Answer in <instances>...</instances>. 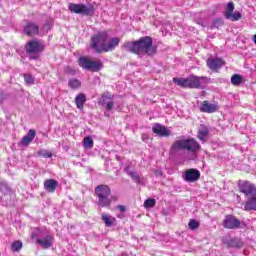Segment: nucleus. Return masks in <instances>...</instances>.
I'll return each instance as SVG.
<instances>
[{
    "instance_id": "1",
    "label": "nucleus",
    "mask_w": 256,
    "mask_h": 256,
    "mask_svg": "<svg viewBox=\"0 0 256 256\" xmlns=\"http://www.w3.org/2000/svg\"><path fill=\"white\" fill-rule=\"evenodd\" d=\"M179 151H188L184 155V161H195L201 151V144L195 138L175 140L170 147V155L175 156Z\"/></svg>"
},
{
    "instance_id": "2",
    "label": "nucleus",
    "mask_w": 256,
    "mask_h": 256,
    "mask_svg": "<svg viewBox=\"0 0 256 256\" xmlns=\"http://www.w3.org/2000/svg\"><path fill=\"white\" fill-rule=\"evenodd\" d=\"M123 49L143 57V55H155L157 53V46L153 45V39L149 36L141 37L139 40L134 42H126L123 44Z\"/></svg>"
},
{
    "instance_id": "3",
    "label": "nucleus",
    "mask_w": 256,
    "mask_h": 256,
    "mask_svg": "<svg viewBox=\"0 0 256 256\" xmlns=\"http://www.w3.org/2000/svg\"><path fill=\"white\" fill-rule=\"evenodd\" d=\"M109 34L107 32H100L96 36L91 38V47L96 53H106L109 51H115V47L119 46V38L114 37L109 40Z\"/></svg>"
},
{
    "instance_id": "4",
    "label": "nucleus",
    "mask_w": 256,
    "mask_h": 256,
    "mask_svg": "<svg viewBox=\"0 0 256 256\" xmlns=\"http://www.w3.org/2000/svg\"><path fill=\"white\" fill-rule=\"evenodd\" d=\"M238 189L247 197L244 205L245 211H256V185L250 181H238Z\"/></svg>"
},
{
    "instance_id": "5",
    "label": "nucleus",
    "mask_w": 256,
    "mask_h": 256,
    "mask_svg": "<svg viewBox=\"0 0 256 256\" xmlns=\"http://www.w3.org/2000/svg\"><path fill=\"white\" fill-rule=\"evenodd\" d=\"M31 238L43 249L53 247V235L46 229L35 228L31 233Z\"/></svg>"
},
{
    "instance_id": "6",
    "label": "nucleus",
    "mask_w": 256,
    "mask_h": 256,
    "mask_svg": "<svg viewBox=\"0 0 256 256\" xmlns=\"http://www.w3.org/2000/svg\"><path fill=\"white\" fill-rule=\"evenodd\" d=\"M94 195L97 199L98 207H111V188L108 185H99L95 188Z\"/></svg>"
},
{
    "instance_id": "7",
    "label": "nucleus",
    "mask_w": 256,
    "mask_h": 256,
    "mask_svg": "<svg viewBox=\"0 0 256 256\" xmlns=\"http://www.w3.org/2000/svg\"><path fill=\"white\" fill-rule=\"evenodd\" d=\"M68 9L71 13H75L76 15H85L87 17H93V15H95V7L92 4L70 3Z\"/></svg>"
},
{
    "instance_id": "8",
    "label": "nucleus",
    "mask_w": 256,
    "mask_h": 256,
    "mask_svg": "<svg viewBox=\"0 0 256 256\" xmlns=\"http://www.w3.org/2000/svg\"><path fill=\"white\" fill-rule=\"evenodd\" d=\"M78 64L82 69H85V71H101V68L103 67V63L101 61H92L88 57L82 56L78 60Z\"/></svg>"
},
{
    "instance_id": "9",
    "label": "nucleus",
    "mask_w": 256,
    "mask_h": 256,
    "mask_svg": "<svg viewBox=\"0 0 256 256\" xmlns=\"http://www.w3.org/2000/svg\"><path fill=\"white\" fill-rule=\"evenodd\" d=\"M209 83V78L205 76L191 75L188 77V89H201Z\"/></svg>"
},
{
    "instance_id": "10",
    "label": "nucleus",
    "mask_w": 256,
    "mask_h": 256,
    "mask_svg": "<svg viewBox=\"0 0 256 256\" xmlns=\"http://www.w3.org/2000/svg\"><path fill=\"white\" fill-rule=\"evenodd\" d=\"M222 225L225 229H239L241 227V221L233 215H226Z\"/></svg>"
},
{
    "instance_id": "11",
    "label": "nucleus",
    "mask_w": 256,
    "mask_h": 256,
    "mask_svg": "<svg viewBox=\"0 0 256 256\" xmlns=\"http://www.w3.org/2000/svg\"><path fill=\"white\" fill-rule=\"evenodd\" d=\"M184 179L187 183H195V181H199V179H201V172L193 168L188 169L185 171Z\"/></svg>"
},
{
    "instance_id": "12",
    "label": "nucleus",
    "mask_w": 256,
    "mask_h": 256,
    "mask_svg": "<svg viewBox=\"0 0 256 256\" xmlns=\"http://www.w3.org/2000/svg\"><path fill=\"white\" fill-rule=\"evenodd\" d=\"M111 94L109 92L102 94L99 105L106 108V111H111L115 107V102L111 101Z\"/></svg>"
},
{
    "instance_id": "13",
    "label": "nucleus",
    "mask_w": 256,
    "mask_h": 256,
    "mask_svg": "<svg viewBox=\"0 0 256 256\" xmlns=\"http://www.w3.org/2000/svg\"><path fill=\"white\" fill-rule=\"evenodd\" d=\"M25 49L28 55H33L35 53H41V51H43V46L37 41H30L25 45Z\"/></svg>"
},
{
    "instance_id": "14",
    "label": "nucleus",
    "mask_w": 256,
    "mask_h": 256,
    "mask_svg": "<svg viewBox=\"0 0 256 256\" xmlns=\"http://www.w3.org/2000/svg\"><path fill=\"white\" fill-rule=\"evenodd\" d=\"M124 171L131 177L134 183H137V185H145V179L141 177L137 171H131L130 166H125Z\"/></svg>"
},
{
    "instance_id": "15",
    "label": "nucleus",
    "mask_w": 256,
    "mask_h": 256,
    "mask_svg": "<svg viewBox=\"0 0 256 256\" xmlns=\"http://www.w3.org/2000/svg\"><path fill=\"white\" fill-rule=\"evenodd\" d=\"M152 131L155 135H158V137H169L171 135V130L159 123H155L152 126Z\"/></svg>"
},
{
    "instance_id": "16",
    "label": "nucleus",
    "mask_w": 256,
    "mask_h": 256,
    "mask_svg": "<svg viewBox=\"0 0 256 256\" xmlns=\"http://www.w3.org/2000/svg\"><path fill=\"white\" fill-rule=\"evenodd\" d=\"M223 65H225V61L221 58H208L207 60V66L211 71H219Z\"/></svg>"
},
{
    "instance_id": "17",
    "label": "nucleus",
    "mask_w": 256,
    "mask_h": 256,
    "mask_svg": "<svg viewBox=\"0 0 256 256\" xmlns=\"http://www.w3.org/2000/svg\"><path fill=\"white\" fill-rule=\"evenodd\" d=\"M24 33L25 35H28L29 37H33L35 35H39V25L35 22H28L24 27Z\"/></svg>"
},
{
    "instance_id": "18",
    "label": "nucleus",
    "mask_w": 256,
    "mask_h": 256,
    "mask_svg": "<svg viewBox=\"0 0 256 256\" xmlns=\"http://www.w3.org/2000/svg\"><path fill=\"white\" fill-rule=\"evenodd\" d=\"M200 111L201 113H215L216 111H219V105L211 104L209 101L205 100L200 106Z\"/></svg>"
},
{
    "instance_id": "19",
    "label": "nucleus",
    "mask_w": 256,
    "mask_h": 256,
    "mask_svg": "<svg viewBox=\"0 0 256 256\" xmlns=\"http://www.w3.org/2000/svg\"><path fill=\"white\" fill-rule=\"evenodd\" d=\"M224 245L232 249H241L243 247V241L240 238H230L224 240Z\"/></svg>"
},
{
    "instance_id": "20",
    "label": "nucleus",
    "mask_w": 256,
    "mask_h": 256,
    "mask_svg": "<svg viewBox=\"0 0 256 256\" xmlns=\"http://www.w3.org/2000/svg\"><path fill=\"white\" fill-rule=\"evenodd\" d=\"M59 185V182L55 179H48L44 182V189L48 193H55L57 191V186Z\"/></svg>"
},
{
    "instance_id": "21",
    "label": "nucleus",
    "mask_w": 256,
    "mask_h": 256,
    "mask_svg": "<svg viewBox=\"0 0 256 256\" xmlns=\"http://www.w3.org/2000/svg\"><path fill=\"white\" fill-rule=\"evenodd\" d=\"M36 132L34 129H30L28 133L22 138L20 145L23 147H27L30 143H33V139H35Z\"/></svg>"
},
{
    "instance_id": "22",
    "label": "nucleus",
    "mask_w": 256,
    "mask_h": 256,
    "mask_svg": "<svg viewBox=\"0 0 256 256\" xmlns=\"http://www.w3.org/2000/svg\"><path fill=\"white\" fill-rule=\"evenodd\" d=\"M197 137L202 141V143H205L207 141V137H209V128L205 125H200Z\"/></svg>"
},
{
    "instance_id": "23",
    "label": "nucleus",
    "mask_w": 256,
    "mask_h": 256,
    "mask_svg": "<svg viewBox=\"0 0 256 256\" xmlns=\"http://www.w3.org/2000/svg\"><path fill=\"white\" fill-rule=\"evenodd\" d=\"M87 102V96L83 93L76 95L75 97V104L77 109L82 111L83 107H85V103Z\"/></svg>"
},
{
    "instance_id": "24",
    "label": "nucleus",
    "mask_w": 256,
    "mask_h": 256,
    "mask_svg": "<svg viewBox=\"0 0 256 256\" xmlns=\"http://www.w3.org/2000/svg\"><path fill=\"white\" fill-rule=\"evenodd\" d=\"M173 83L182 89H189V78H173Z\"/></svg>"
},
{
    "instance_id": "25",
    "label": "nucleus",
    "mask_w": 256,
    "mask_h": 256,
    "mask_svg": "<svg viewBox=\"0 0 256 256\" xmlns=\"http://www.w3.org/2000/svg\"><path fill=\"white\" fill-rule=\"evenodd\" d=\"M101 219L105 223L106 227H113V224L116 221L115 217L109 216L108 214H102Z\"/></svg>"
},
{
    "instance_id": "26",
    "label": "nucleus",
    "mask_w": 256,
    "mask_h": 256,
    "mask_svg": "<svg viewBox=\"0 0 256 256\" xmlns=\"http://www.w3.org/2000/svg\"><path fill=\"white\" fill-rule=\"evenodd\" d=\"M68 87H70V89H79V87H81V80L77 79V78H72L68 81Z\"/></svg>"
},
{
    "instance_id": "27",
    "label": "nucleus",
    "mask_w": 256,
    "mask_h": 256,
    "mask_svg": "<svg viewBox=\"0 0 256 256\" xmlns=\"http://www.w3.org/2000/svg\"><path fill=\"white\" fill-rule=\"evenodd\" d=\"M233 11H235V5L233 2H229L227 5V9L224 12V17L227 19L228 17H231Z\"/></svg>"
},
{
    "instance_id": "28",
    "label": "nucleus",
    "mask_w": 256,
    "mask_h": 256,
    "mask_svg": "<svg viewBox=\"0 0 256 256\" xmlns=\"http://www.w3.org/2000/svg\"><path fill=\"white\" fill-rule=\"evenodd\" d=\"M83 145L84 149H93V138H91L90 136L85 137L83 140Z\"/></svg>"
},
{
    "instance_id": "29",
    "label": "nucleus",
    "mask_w": 256,
    "mask_h": 256,
    "mask_svg": "<svg viewBox=\"0 0 256 256\" xmlns=\"http://www.w3.org/2000/svg\"><path fill=\"white\" fill-rule=\"evenodd\" d=\"M231 83L232 85H241V83H243V77L239 74H234L231 77Z\"/></svg>"
},
{
    "instance_id": "30",
    "label": "nucleus",
    "mask_w": 256,
    "mask_h": 256,
    "mask_svg": "<svg viewBox=\"0 0 256 256\" xmlns=\"http://www.w3.org/2000/svg\"><path fill=\"white\" fill-rule=\"evenodd\" d=\"M241 17H243V15H241L240 12H232L230 14V17L228 16L226 19H228L229 21L235 22V21H239L241 19Z\"/></svg>"
},
{
    "instance_id": "31",
    "label": "nucleus",
    "mask_w": 256,
    "mask_h": 256,
    "mask_svg": "<svg viewBox=\"0 0 256 256\" xmlns=\"http://www.w3.org/2000/svg\"><path fill=\"white\" fill-rule=\"evenodd\" d=\"M23 247V242L22 241H14L11 245L12 251H21V248Z\"/></svg>"
},
{
    "instance_id": "32",
    "label": "nucleus",
    "mask_w": 256,
    "mask_h": 256,
    "mask_svg": "<svg viewBox=\"0 0 256 256\" xmlns=\"http://www.w3.org/2000/svg\"><path fill=\"white\" fill-rule=\"evenodd\" d=\"M155 203H156L155 199L149 198L145 200L144 207L145 209H153V207L155 206Z\"/></svg>"
},
{
    "instance_id": "33",
    "label": "nucleus",
    "mask_w": 256,
    "mask_h": 256,
    "mask_svg": "<svg viewBox=\"0 0 256 256\" xmlns=\"http://www.w3.org/2000/svg\"><path fill=\"white\" fill-rule=\"evenodd\" d=\"M38 155L39 157H44L45 159H51V157H53V153L47 150H39Z\"/></svg>"
},
{
    "instance_id": "34",
    "label": "nucleus",
    "mask_w": 256,
    "mask_h": 256,
    "mask_svg": "<svg viewBox=\"0 0 256 256\" xmlns=\"http://www.w3.org/2000/svg\"><path fill=\"white\" fill-rule=\"evenodd\" d=\"M223 24H224L223 19L217 18V19L213 20L212 28L219 29V27H223Z\"/></svg>"
},
{
    "instance_id": "35",
    "label": "nucleus",
    "mask_w": 256,
    "mask_h": 256,
    "mask_svg": "<svg viewBox=\"0 0 256 256\" xmlns=\"http://www.w3.org/2000/svg\"><path fill=\"white\" fill-rule=\"evenodd\" d=\"M189 229L195 231V229H199V222L195 219H191L188 223Z\"/></svg>"
},
{
    "instance_id": "36",
    "label": "nucleus",
    "mask_w": 256,
    "mask_h": 256,
    "mask_svg": "<svg viewBox=\"0 0 256 256\" xmlns=\"http://www.w3.org/2000/svg\"><path fill=\"white\" fill-rule=\"evenodd\" d=\"M24 81H25V83H27V85H33V83H35V78L33 76H31L30 74H25Z\"/></svg>"
},
{
    "instance_id": "37",
    "label": "nucleus",
    "mask_w": 256,
    "mask_h": 256,
    "mask_svg": "<svg viewBox=\"0 0 256 256\" xmlns=\"http://www.w3.org/2000/svg\"><path fill=\"white\" fill-rule=\"evenodd\" d=\"M65 73H68L69 75H75V69H72L71 67H67L65 69Z\"/></svg>"
},
{
    "instance_id": "38",
    "label": "nucleus",
    "mask_w": 256,
    "mask_h": 256,
    "mask_svg": "<svg viewBox=\"0 0 256 256\" xmlns=\"http://www.w3.org/2000/svg\"><path fill=\"white\" fill-rule=\"evenodd\" d=\"M141 139L144 143H149V134H142Z\"/></svg>"
},
{
    "instance_id": "39",
    "label": "nucleus",
    "mask_w": 256,
    "mask_h": 256,
    "mask_svg": "<svg viewBox=\"0 0 256 256\" xmlns=\"http://www.w3.org/2000/svg\"><path fill=\"white\" fill-rule=\"evenodd\" d=\"M3 101H5V93L0 89V103H3Z\"/></svg>"
},
{
    "instance_id": "40",
    "label": "nucleus",
    "mask_w": 256,
    "mask_h": 256,
    "mask_svg": "<svg viewBox=\"0 0 256 256\" xmlns=\"http://www.w3.org/2000/svg\"><path fill=\"white\" fill-rule=\"evenodd\" d=\"M118 209H119L120 213H125V211H126V208L123 205H119Z\"/></svg>"
},
{
    "instance_id": "41",
    "label": "nucleus",
    "mask_w": 256,
    "mask_h": 256,
    "mask_svg": "<svg viewBox=\"0 0 256 256\" xmlns=\"http://www.w3.org/2000/svg\"><path fill=\"white\" fill-rule=\"evenodd\" d=\"M156 175H159L161 177L163 175V170L157 169L156 170Z\"/></svg>"
},
{
    "instance_id": "42",
    "label": "nucleus",
    "mask_w": 256,
    "mask_h": 256,
    "mask_svg": "<svg viewBox=\"0 0 256 256\" xmlns=\"http://www.w3.org/2000/svg\"><path fill=\"white\" fill-rule=\"evenodd\" d=\"M1 199H3V192L0 189V201H1Z\"/></svg>"
},
{
    "instance_id": "43",
    "label": "nucleus",
    "mask_w": 256,
    "mask_h": 256,
    "mask_svg": "<svg viewBox=\"0 0 256 256\" xmlns=\"http://www.w3.org/2000/svg\"><path fill=\"white\" fill-rule=\"evenodd\" d=\"M120 256H127V253H122Z\"/></svg>"
},
{
    "instance_id": "44",
    "label": "nucleus",
    "mask_w": 256,
    "mask_h": 256,
    "mask_svg": "<svg viewBox=\"0 0 256 256\" xmlns=\"http://www.w3.org/2000/svg\"><path fill=\"white\" fill-rule=\"evenodd\" d=\"M30 59H37V57L31 56Z\"/></svg>"
},
{
    "instance_id": "45",
    "label": "nucleus",
    "mask_w": 256,
    "mask_h": 256,
    "mask_svg": "<svg viewBox=\"0 0 256 256\" xmlns=\"http://www.w3.org/2000/svg\"><path fill=\"white\" fill-rule=\"evenodd\" d=\"M117 161H119V156H116Z\"/></svg>"
}]
</instances>
